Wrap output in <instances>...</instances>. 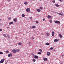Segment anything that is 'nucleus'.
Instances as JSON below:
<instances>
[{
  "instance_id": "obj_1",
  "label": "nucleus",
  "mask_w": 64,
  "mask_h": 64,
  "mask_svg": "<svg viewBox=\"0 0 64 64\" xmlns=\"http://www.w3.org/2000/svg\"><path fill=\"white\" fill-rule=\"evenodd\" d=\"M19 51H20L19 50H12V52L14 53H17V52H18Z\"/></svg>"
},
{
  "instance_id": "obj_2",
  "label": "nucleus",
  "mask_w": 64,
  "mask_h": 64,
  "mask_svg": "<svg viewBox=\"0 0 64 64\" xmlns=\"http://www.w3.org/2000/svg\"><path fill=\"white\" fill-rule=\"evenodd\" d=\"M26 11L28 12V13H29V12H30V8H28L26 9Z\"/></svg>"
},
{
  "instance_id": "obj_3",
  "label": "nucleus",
  "mask_w": 64,
  "mask_h": 64,
  "mask_svg": "<svg viewBox=\"0 0 64 64\" xmlns=\"http://www.w3.org/2000/svg\"><path fill=\"white\" fill-rule=\"evenodd\" d=\"M5 61V59L4 58L2 59L1 61H0V63H4V62Z\"/></svg>"
},
{
  "instance_id": "obj_4",
  "label": "nucleus",
  "mask_w": 64,
  "mask_h": 64,
  "mask_svg": "<svg viewBox=\"0 0 64 64\" xmlns=\"http://www.w3.org/2000/svg\"><path fill=\"white\" fill-rule=\"evenodd\" d=\"M55 23L57 24H60V22L59 21H56L55 22Z\"/></svg>"
},
{
  "instance_id": "obj_5",
  "label": "nucleus",
  "mask_w": 64,
  "mask_h": 64,
  "mask_svg": "<svg viewBox=\"0 0 64 64\" xmlns=\"http://www.w3.org/2000/svg\"><path fill=\"white\" fill-rule=\"evenodd\" d=\"M50 54H51V53H50V52H47V56H50Z\"/></svg>"
},
{
  "instance_id": "obj_6",
  "label": "nucleus",
  "mask_w": 64,
  "mask_h": 64,
  "mask_svg": "<svg viewBox=\"0 0 64 64\" xmlns=\"http://www.w3.org/2000/svg\"><path fill=\"white\" fill-rule=\"evenodd\" d=\"M58 41H59V39H56L54 40V42H58Z\"/></svg>"
},
{
  "instance_id": "obj_7",
  "label": "nucleus",
  "mask_w": 64,
  "mask_h": 64,
  "mask_svg": "<svg viewBox=\"0 0 64 64\" xmlns=\"http://www.w3.org/2000/svg\"><path fill=\"white\" fill-rule=\"evenodd\" d=\"M8 57H10V56H12V54L10 53V54H9L8 55Z\"/></svg>"
},
{
  "instance_id": "obj_8",
  "label": "nucleus",
  "mask_w": 64,
  "mask_h": 64,
  "mask_svg": "<svg viewBox=\"0 0 64 64\" xmlns=\"http://www.w3.org/2000/svg\"><path fill=\"white\" fill-rule=\"evenodd\" d=\"M44 60L45 61H47L48 60V59L46 58H44Z\"/></svg>"
},
{
  "instance_id": "obj_9",
  "label": "nucleus",
  "mask_w": 64,
  "mask_h": 64,
  "mask_svg": "<svg viewBox=\"0 0 64 64\" xmlns=\"http://www.w3.org/2000/svg\"><path fill=\"white\" fill-rule=\"evenodd\" d=\"M34 58H36V59H38V58H39V57L37 56H34Z\"/></svg>"
},
{
  "instance_id": "obj_10",
  "label": "nucleus",
  "mask_w": 64,
  "mask_h": 64,
  "mask_svg": "<svg viewBox=\"0 0 64 64\" xmlns=\"http://www.w3.org/2000/svg\"><path fill=\"white\" fill-rule=\"evenodd\" d=\"M52 36H54V32H52Z\"/></svg>"
},
{
  "instance_id": "obj_11",
  "label": "nucleus",
  "mask_w": 64,
  "mask_h": 64,
  "mask_svg": "<svg viewBox=\"0 0 64 64\" xmlns=\"http://www.w3.org/2000/svg\"><path fill=\"white\" fill-rule=\"evenodd\" d=\"M57 14H59V15H60L61 16H63V15L62 13H58Z\"/></svg>"
},
{
  "instance_id": "obj_12",
  "label": "nucleus",
  "mask_w": 64,
  "mask_h": 64,
  "mask_svg": "<svg viewBox=\"0 0 64 64\" xmlns=\"http://www.w3.org/2000/svg\"><path fill=\"white\" fill-rule=\"evenodd\" d=\"M37 12H41V10L40 9H38L37 10Z\"/></svg>"
},
{
  "instance_id": "obj_13",
  "label": "nucleus",
  "mask_w": 64,
  "mask_h": 64,
  "mask_svg": "<svg viewBox=\"0 0 64 64\" xmlns=\"http://www.w3.org/2000/svg\"><path fill=\"white\" fill-rule=\"evenodd\" d=\"M59 36L60 37V38H62V37H63L62 35L61 34H59Z\"/></svg>"
},
{
  "instance_id": "obj_14",
  "label": "nucleus",
  "mask_w": 64,
  "mask_h": 64,
  "mask_svg": "<svg viewBox=\"0 0 64 64\" xmlns=\"http://www.w3.org/2000/svg\"><path fill=\"white\" fill-rule=\"evenodd\" d=\"M22 17H25V15L24 14H22Z\"/></svg>"
},
{
  "instance_id": "obj_15",
  "label": "nucleus",
  "mask_w": 64,
  "mask_h": 64,
  "mask_svg": "<svg viewBox=\"0 0 64 64\" xmlns=\"http://www.w3.org/2000/svg\"><path fill=\"white\" fill-rule=\"evenodd\" d=\"M55 5L56 6V7H59V6L58 4H56Z\"/></svg>"
},
{
  "instance_id": "obj_16",
  "label": "nucleus",
  "mask_w": 64,
  "mask_h": 64,
  "mask_svg": "<svg viewBox=\"0 0 64 64\" xmlns=\"http://www.w3.org/2000/svg\"><path fill=\"white\" fill-rule=\"evenodd\" d=\"M24 5H27L28 4V3L27 2H25L24 3Z\"/></svg>"
},
{
  "instance_id": "obj_17",
  "label": "nucleus",
  "mask_w": 64,
  "mask_h": 64,
  "mask_svg": "<svg viewBox=\"0 0 64 64\" xmlns=\"http://www.w3.org/2000/svg\"><path fill=\"white\" fill-rule=\"evenodd\" d=\"M13 24V22H10L9 24V25H10L11 24Z\"/></svg>"
},
{
  "instance_id": "obj_18",
  "label": "nucleus",
  "mask_w": 64,
  "mask_h": 64,
  "mask_svg": "<svg viewBox=\"0 0 64 64\" xmlns=\"http://www.w3.org/2000/svg\"><path fill=\"white\" fill-rule=\"evenodd\" d=\"M32 29H33L34 28H36V26H32Z\"/></svg>"
},
{
  "instance_id": "obj_19",
  "label": "nucleus",
  "mask_w": 64,
  "mask_h": 64,
  "mask_svg": "<svg viewBox=\"0 0 64 64\" xmlns=\"http://www.w3.org/2000/svg\"><path fill=\"white\" fill-rule=\"evenodd\" d=\"M17 20L16 19H14V22H17Z\"/></svg>"
},
{
  "instance_id": "obj_20",
  "label": "nucleus",
  "mask_w": 64,
  "mask_h": 64,
  "mask_svg": "<svg viewBox=\"0 0 64 64\" xmlns=\"http://www.w3.org/2000/svg\"><path fill=\"white\" fill-rule=\"evenodd\" d=\"M46 45H47V46H49V45H50V44H49V43H48V44H46Z\"/></svg>"
},
{
  "instance_id": "obj_21",
  "label": "nucleus",
  "mask_w": 64,
  "mask_h": 64,
  "mask_svg": "<svg viewBox=\"0 0 64 64\" xmlns=\"http://www.w3.org/2000/svg\"><path fill=\"white\" fill-rule=\"evenodd\" d=\"M9 52L8 50V51H6V54H8V53H9Z\"/></svg>"
},
{
  "instance_id": "obj_22",
  "label": "nucleus",
  "mask_w": 64,
  "mask_h": 64,
  "mask_svg": "<svg viewBox=\"0 0 64 64\" xmlns=\"http://www.w3.org/2000/svg\"><path fill=\"white\" fill-rule=\"evenodd\" d=\"M18 45H22V43H18Z\"/></svg>"
},
{
  "instance_id": "obj_23",
  "label": "nucleus",
  "mask_w": 64,
  "mask_h": 64,
  "mask_svg": "<svg viewBox=\"0 0 64 64\" xmlns=\"http://www.w3.org/2000/svg\"><path fill=\"white\" fill-rule=\"evenodd\" d=\"M0 54L3 55V53L1 52H0Z\"/></svg>"
},
{
  "instance_id": "obj_24",
  "label": "nucleus",
  "mask_w": 64,
  "mask_h": 64,
  "mask_svg": "<svg viewBox=\"0 0 64 64\" xmlns=\"http://www.w3.org/2000/svg\"><path fill=\"white\" fill-rule=\"evenodd\" d=\"M40 10H42V9H43V8L42 7H40Z\"/></svg>"
},
{
  "instance_id": "obj_25",
  "label": "nucleus",
  "mask_w": 64,
  "mask_h": 64,
  "mask_svg": "<svg viewBox=\"0 0 64 64\" xmlns=\"http://www.w3.org/2000/svg\"><path fill=\"white\" fill-rule=\"evenodd\" d=\"M48 18H51V16H48Z\"/></svg>"
},
{
  "instance_id": "obj_26",
  "label": "nucleus",
  "mask_w": 64,
  "mask_h": 64,
  "mask_svg": "<svg viewBox=\"0 0 64 64\" xmlns=\"http://www.w3.org/2000/svg\"><path fill=\"white\" fill-rule=\"evenodd\" d=\"M38 54H39V55H40V54H41L42 53L41 52H38Z\"/></svg>"
},
{
  "instance_id": "obj_27",
  "label": "nucleus",
  "mask_w": 64,
  "mask_h": 64,
  "mask_svg": "<svg viewBox=\"0 0 64 64\" xmlns=\"http://www.w3.org/2000/svg\"><path fill=\"white\" fill-rule=\"evenodd\" d=\"M47 36H49L50 35L48 33H47Z\"/></svg>"
},
{
  "instance_id": "obj_28",
  "label": "nucleus",
  "mask_w": 64,
  "mask_h": 64,
  "mask_svg": "<svg viewBox=\"0 0 64 64\" xmlns=\"http://www.w3.org/2000/svg\"><path fill=\"white\" fill-rule=\"evenodd\" d=\"M50 23H52V20H50Z\"/></svg>"
},
{
  "instance_id": "obj_29",
  "label": "nucleus",
  "mask_w": 64,
  "mask_h": 64,
  "mask_svg": "<svg viewBox=\"0 0 64 64\" xmlns=\"http://www.w3.org/2000/svg\"><path fill=\"white\" fill-rule=\"evenodd\" d=\"M52 2H53V3H55V0H53L52 1Z\"/></svg>"
},
{
  "instance_id": "obj_30",
  "label": "nucleus",
  "mask_w": 64,
  "mask_h": 64,
  "mask_svg": "<svg viewBox=\"0 0 64 64\" xmlns=\"http://www.w3.org/2000/svg\"><path fill=\"white\" fill-rule=\"evenodd\" d=\"M33 62H35L36 61V60L35 59H34L33 60Z\"/></svg>"
},
{
  "instance_id": "obj_31",
  "label": "nucleus",
  "mask_w": 64,
  "mask_h": 64,
  "mask_svg": "<svg viewBox=\"0 0 64 64\" xmlns=\"http://www.w3.org/2000/svg\"><path fill=\"white\" fill-rule=\"evenodd\" d=\"M4 37H7V36H6V34H4Z\"/></svg>"
},
{
  "instance_id": "obj_32",
  "label": "nucleus",
  "mask_w": 64,
  "mask_h": 64,
  "mask_svg": "<svg viewBox=\"0 0 64 64\" xmlns=\"http://www.w3.org/2000/svg\"><path fill=\"white\" fill-rule=\"evenodd\" d=\"M30 18L31 20H32V17H30Z\"/></svg>"
},
{
  "instance_id": "obj_33",
  "label": "nucleus",
  "mask_w": 64,
  "mask_h": 64,
  "mask_svg": "<svg viewBox=\"0 0 64 64\" xmlns=\"http://www.w3.org/2000/svg\"><path fill=\"white\" fill-rule=\"evenodd\" d=\"M8 20H11V18H9L8 19Z\"/></svg>"
},
{
  "instance_id": "obj_34",
  "label": "nucleus",
  "mask_w": 64,
  "mask_h": 64,
  "mask_svg": "<svg viewBox=\"0 0 64 64\" xmlns=\"http://www.w3.org/2000/svg\"><path fill=\"white\" fill-rule=\"evenodd\" d=\"M50 50H52L53 49V48H50Z\"/></svg>"
},
{
  "instance_id": "obj_35",
  "label": "nucleus",
  "mask_w": 64,
  "mask_h": 64,
  "mask_svg": "<svg viewBox=\"0 0 64 64\" xmlns=\"http://www.w3.org/2000/svg\"><path fill=\"white\" fill-rule=\"evenodd\" d=\"M8 38H10V37L8 35Z\"/></svg>"
},
{
  "instance_id": "obj_36",
  "label": "nucleus",
  "mask_w": 64,
  "mask_h": 64,
  "mask_svg": "<svg viewBox=\"0 0 64 64\" xmlns=\"http://www.w3.org/2000/svg\"><path fill=\"white\" fill-rule=\"evenodd\" d=\"M42 50H39V51H40V52H42Z\"/></svg>"
},
{
  "instance_id": "obj_37",
  "label": "nucleus",
  "mask_w": 64,
  "mask_h": 64,
  "mask_svg": "<svg viewBox=\"0 0 64 64\" xmlns=\"http://www.w3.org/2000/svg\"><path fill=\"white\" fill-rule=\"evenodd\" d=\"M36 23H39V22L38 21H36Z\"/></svg>"
},
{
  "instance_id": "obj_38",
  "label": "nucleus",
  "mask_w": 64,
  "mask_h": 64,
  "mask_svg": "<svg viewBox=\"0 0 64 64\" xmlns=\"http://www.w3.org/2000/svg\"><path fill=\"white\" fill-rule=\"evenodd\" d=\"M10 28V27L8 26V27L7 28V29H9V28Z\"/></svg>"
},
{
  "instance_id": "obj_39",
  "label": "nucleus",
  "mask_w": 64,
  "mask_h": 64,
  "mask_svg": "<svg viewBox=\"0 0 64 64\" xmlns=\"http://www.w3.org/2000/svg\"><path fill=\"white\" fill-rule=\"evenodd\" d=\"M32 39L33 40V39H34V37H32Z\"/></svg>"
},
{
  "instance_id": "obj_40",
  "label": "nucleus",
  "mask_w": 64,
  "mask_h": 64,
  "mask_svg": "<svg viewBox=\"0 0 64 64\" xmlns=\"http://www.w3.org/2000/svg\"><path fill=\"white\" fill-rule=\"evenodd\" d=\"M7 0V1H8V2H9V1H10V0Z\"/></svg>"
},
{
  "instance_id": "obj_41",
  "label": "nucleus",
  "mask_w": 64,
  "mask_h": 64,
  "mask_svg": "<svg viewBox=\"0 0 64 64\" xmlns=\"http://www.w3.org/2000/svg\"><path fill=\"white\" fill-rule=\"evenodd\" d=\"M0 31H2V29H0Z\"/></svg>"
},
{
  "instance_id": "obj_42",
  "label": "nucleus",
  "mask_w": 64,
  "mask_h": 64,
  "mask_svg": "<svg viewBox=\"0 0 64 64\" xmlns=\"http://www.w3.org/2000/svg\"><path fill=\"white\" fill-rule=\"evenodd\" d=\"M45 19L44 18L43 19V21H45Z\"/></svg>"
},
{
  "instance_id": "obj_43",
  "label": "nucleus",
  "mask_w": 64,
  "mask_h": 64,
  "mask_svg": "<svg viewBox=\"0 0 64 64\" xmlns=\"http://www.w3.org/2000/svg\"><path fill=\"white\" fill-rule=\"evenodd\" d=\"M62 57H63V56H64V55H62Z\"/></svg>"
},
{
  "instance_id": "obj_44",
  "label": "nucleus",
  "mask_w": 64,
  "mask_h": 64,
  "mask_svg": "<svg viewBox=\"0 0 64 64\" xmlns=\"http://www.w3.org/2000/svg\"><path fill=\"white\" fill-rule=\"evenodd\" d=\"M60 2H62V0H60Z\"/></svg>"
},
{
  "instance_id": "obj_45",
  "label": "nucleus",
  "mask_w": 64,
  "mask_h": 64,
  "mask_svg": "<svg viewBox=\"0 0 64 64\" xmlns=\"http://www.w3.org/2000/svg\"><path fill=\"white\" fill-rule=\"evenodd\" d=\"M34 54H32V55H33Z\"/></svg>"
},
{
  "instance_id": "obj_46",
  "label": "nucleus",
  "mask_w": 64,
  "mask_h": 64,
  "mask_svg": "<svg viewBox=\"0 0 64 64\" xmlns=\"http://www.w3.org/2000/svg\"><path fill=\"white\" fill-rule=\"evenodd\" d=\"M16 39H17V38H16Z\"/></svg>"
},
{
  "instance_id": "obj_47",
  "label": "nucleus",
  "mask_w": 64,
  "mask_h": 64,
  "mask_svg": "<svg viewBox=\"0 0 64 64\" xmlns=\"http://www.w3.org/2000/svg\"><path fill=\"white\" fill-rule=\"evenodd\" d=\"M33 55V56H35V55H34V54Z\"/></svg>"
},
{
  "instance_id": "obj_48",
  "label": "nucleus",
  "mask_w": 64,
  "mask_h": 64,
  "mask_svg": "<svg viewBox=\"0 0 64 64\" xmlns=\"http://www.w3.org/2000/svg\"><path fill=\"white\" fill-rule=\"evenodd\" d=\"M0 20H2L0 19Z\"/></svg>"
},
{
  "instance_id": "obj_49",
  "label": "nucleus",
  "mask_w": 64,
  "mask_h": 64,
  "mask_svg": "<svg viewBox=\"0 0 64 64\" xmlns=\"http://www.w3.org/2000/svg\"><path fill=\"white\" fill-rule=\"evenodd\" d=\"M5 64H7V63H5Z\"/></svg>"
},
{
  "instance_id": "obj_50",
  "label": "nucleus",
  "mask_w": 64,
  "mask_h": 64,
  "mask_svg": "<svg viewBox=\"0 0 64 64\" xmlns=\"http://www.w3.org/2000/svg\"><path fill=\"white\" fill-rule=\"evenodd\" d=\"M28 44H29V45H30V43H29Z\"/></svg>"
},
{
  "instance_id": "obj_51",
  "label": "nucleus",
  "mask_w": 64,
  "mask_h": 64,
  "mask_svg": "<svg viewBox=\"0 0 64 64\" xmlns=\"http://www.w3.org/2000/svg\"><path fill=\"white\" fill-rule=\"evenodd\" d=\"M44 9H46V8H45Z\"/></svg>"
}]
</instances>
